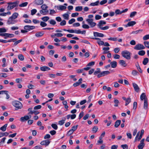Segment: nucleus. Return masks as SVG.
Segmentation results:
<instances>
[{
    "label": "nucleus",
    "mask_w": 149,
    "mask_h": 149,
    "mask_svg": "<svg viewBox=\"0 0 149 149\" xmlns=\"http://www.w3.org/2000/svg\"><path fill=\"white\" fill-rule=\"evenodd\" d=\"M19 1L17 0L14 2H8L7 3L8 6L7 7V10H11L15 7H17L19 5Z\"/></svg>",
    "instance_id": "1"
},
{
    "label": "nucleus",
    "mask_w": 149,
    "mask_h": 149,
    "mask_svg": "<svg viewBox=\"0 0 149 149\" xmlns=\"http://www.w3.org/2000/svg\"><path fill=\"white\" fill-rule=\"evenodd\" d=\"M106 24V22L104 20H100L97 24V26L98 27L102 30H107L109 29V26H106L104 27H102L103 25L105 24Z\"/></svg>",
    "instance_id": "2"
},
{
    "label": "nucleus",
    "mask_w": 149,
    "mask_h": 149,
    "mask_svg": "<svg viewBox=\"0 0 149 149\" xmlns=\"http://www.w3.org/2000/svg\"><path fill=\"white\" fill-rule=\"evenodd\" d=\"M132 53L127 50L123 51L121 52L122 56L127 60H130L131 58V55Z\"/></svg>",
    "instance_id": "3"
},
{
    "label": "nucleus",
    "mask_w": 149,
    "mask_h": 149,
    "mask_svg": "<svg viewBox=\"0 0 149 149\" xmlns=\"http://www.w3.org/2000/svg\"><path fill=\"white\" fill-rule=\"evenodd\" d=\"M12 105L17 109H21L23 107L22 103L18 101H14L12 102Z\"/></svg>",
    "instance_id": "4"
},
{
    "label": "nucleus",
    "mask_w": 149,
    "mask_h": 149,
    "mask_svg": "<svg viewBox=\"0 0 149 149\" xmlns=\"http://www.w3.org/2000/svg\"><path fill=\"white\" fill-rule=\"evenodd\" d=\"M86 21L88 23V24L90 25L91 27L93 28L96 24L93 22V19H87L86 20Z\"/></svg>",
    "instance_id": "5"
},
{
    "label": "nucleus",
    "mask_w": 149,
    "mask_h": 149,
    "mask_svg": "<svg viewBox=\"0 0 149 149\" xmlns=\"http://www.w3.org/2000/svg\"><path fill=\"white\" fill-rule=\"evenodd\" d=\"M0 36H4V38L6 39L7 38H13L14 36V35L8 33H0Z\"/></svg>",
    "instance_id": "6"
},
{
    "label": "nucleus",
    "mask_w": 149,
    "mask_h": 149,
    "mask_svg": "<svg viewBox=\"0 0 149 149\" xmlns=\"http://www.w3.org/2000/svg\"><path fill=\"white\" fill-rule=\"evenodd\" d=\"M17 20L15 19L10 17L7 21V23L9 25L17 23Z\"/></svg>",
    "instance_id": "7"
},
{
    "label": "nucleus",
    "mask_w": 149,
    "mask_h": 149,
    "mask_svg": "<svg viewBox=\"0 0 149 149\" xmlns=\"http://www.w3.org/2000/svg\"><path fill=\"white\" fill-rule=\"evenodd\" d=\"M145 48V47L142 44H137L134 47V49L137 50H139L143 49Z\"/></svg>",
    "instance_id": "8"
},
{
    "label": "nucleus",
    "mask_w": 149,
    "mask_h": 149,
    "mask_svg": "<svg viewBox=\"0 0 149 149\" xmlns=\"http://www.w3.org/2000/svg\"><path fill=\"white\" fill-rule=\"evenodd\" d=\"M35 27L33 26L26 25L24 27V29L27 31L33 30L35 29Z\"/></svg>",
    "instance_id": "9"
},
{
    "label": "nucleus",
    "mask_w": 149,
    "mask_h": 149,
    "mask_svg": "<svg viewBox=\"0 0 149 149\" xmlns=\"http://www.w3.org/2000/svg\"><path fill=\"white\" fill-rule=\"evenodd\" d=\"M50 141L48 139L46 140L41 141L40 144L42 145L45 146H48L50 143Z\"/></svg>",
    "instance_id": "10"
},
{
    "label": "nucleus",
    "mask_w": 149,
    "mask_h": 149,
    "mask_svg": "<svg viewBox=\"0 0 149 149\" xmlns=\"http://www.w3.org/2000/svg\"><path fill=\"white\" fill-rule=\"evenodd\" d=\"M132 85L135 91L137 92H139L140 90V88L138 85L134 83H132Z\"/></svg>",
    "instance_id": "11"
},
{
    "label": "nucleus",
    "mask_w": 149,
    "mask_h": 149,
    "mask_svg": "<svg viewBox=\"0 0 149 149\" xmlns=\"http://www.w3.org/2000/svg\"><path fill=\"white\" fill-rule=\"evenodd\" d=\"M44 2L43 0H35L34 2V3L37 5H40Z\"/></svg>",
    "instance_id": "12"
},
{
    "label": "nucleus",
    "mask_w": 149,
    "mask_h": 149,
    "mask_svg": "<svg viewBox=\"0 0 149 149\" xmlns=\"http://www.w3.org/2000/svg\"><path fill=\"white\" fill-rule=\"evenodd\" d=\"M82 78H81L79 79L78 82L75 83L73 84V86L74 87H76L79 86L82 83Z\"/></svg>",
    "instance_id": "13"
},
{
    "label": "nucleus",
    "mask_w": 149,
    "mask_h": 149,
    "mask_svg": "<svg viewBox=\"0 0 149 149\" xmlns=\"http://www.w3.org/2000/svg\"><path fill=\"white\" fill-rule=\"evenodd\" d=\"M93 35L95 37H103L104 36V35L103 34L97 32H94Z\"/></svg>",
    "instance_id": "14"
},
{
    "label": "nucleus",
    "mask_w": 149,
    "mask_h": 149,
    "mask_svg": "<svg viewBox=\"0 0 149 149\" xmlns=\"http://www.w3.org/2000/svg\"><path fill=\"white\" fill-rule=\"evenodd\" d=\"M40 69L41 71L43 72L48 71L50 70V68H49L46 66L41 67Z\"/></svg>",
    "instance_id": "15"
},
{
    "label": "nucleus",
    "mask_w": 149,
    "mask_h": 149,
    "mask_svg": "<svg viewBox=\"0 0 149 149\" xmlns=\"http://www.w3.org/2000/svg\"><path fill=\"white\" fill-rule=\"evenodd\" d=\"M57 8L59 10H65L66 9V7L63 5H59L56 6Z\"/></svg>",
    "instance_id": "16"
},
{
    "label": "nucleus",
    "mask_w": 149,
    "mask_h": 149,
    "mask_svg": "<svg viewBox=\"0 0 149 149\" xmlns=\"http://www.w3.org/2000/svg\"><path fill=\"white\" fill-rule=\"evenodd\" d=\"M29 119V116L26 115L23 117H22L20 119V120L21 122H23L26 121Z\"/></svg>",
    "instance_id": "17"
},
{
    "label": "nucleus",
    "mask_w": 149,
    "mask_h": 149,
    "mask_svg": "<svg viewBox=\"0 0 149 149\" xmlns=\"http://www.w3.org/2000/svg\"><path fill=\"white\" fill-rule=\"evenodd\" d=\"M43 31H40L36 33L35 35L37 37L39 38L42 36L44 34Z\"/></svg>",
    "instance_id": "18"
},
{
    "label": "nucleus",
    "mask_w": 149,
    "mask_h": 149,
    "mask_svg": "<svg viewBox=\"0 0 149 149\" xmlns=\"http://www.w3.org/2000/svg\"><path fill=\"white\" fill-rule=\"evenodd\" d=\"M136 24V22L134 21L130 22L128 23L127 25L125 26L126 27L128 26H132Z\"/></svg>",
    "instance_id": "19"
},
{
    "label": "nucleus",
    "mask_w": 149,
    "mask_h": 149,
    "mask_svg": "<svg viewBox=\"0 0 149 149\" xmlns=\"http://www.w3.org/2000/svg\"><path fill=\"white\" fill-rule=\"evenodd\" d=\"M110 65L112 68H115L117 66V63L116 61H113L111 62Z\"/></svg>",
    "instance_id": "20"
},
{
    "label": "nucleus",
    "mask_w": 149,
    "mask_h": 149,
    "mask_svg": "<svg viewBox=\"0 0 149 149\" xmlns=\"http://www.w3.org/2000/svg\"><path fill=\"white\" fill-rule=\"evenodd\" d=\"M148 100L147 99L145 100L144 101L143 108L145 109H147L148 108Z\"/></svg>",
    "instance_id": "21"
},
{
    "label": "nucleus",
    "mask_w": 149,
    "mask_h": 149,
    "mask_svg": "<svg viewBox=\"0 0 149 149\" xmlns=\"http://www.w3.org/2000/svg\"><path fill=\"white\" fill-rule=\"evenodd\" d=\"M40 12L41 14L43 15H46L48 13V10H41Z\"/></svg>",
    "instance_id": "22"
},
{
    "label": "nucleus",
    "mask_w": 149,
    "mask_h": 149,
    "mask_svg": "<svg viewBox=\"0 0 149 149\" xmlns=\"http://www.w3.org/2000/svg\"><path fill=\"white\" fill-rule=\"evenodd\" d=\"M140 99L141 100H144V101H145V100L148 99L147 98H146V95L144 93H143L140 96Z\"/></svg>",
    "instance_id": "23"
},
{
    "label": "nucleus",
    "mask_w": 149,
    "mask_h": 149,
    "mask_svg": "<svg viewBox=\"0 0 149 149\" xmlns=\"http://www.w3.org/2000/svg\"><path fill=\"white\" fill-rule=\"evenodd\" d=\"M18 15L19 14L18 13H14L13 14L12 16L10 17L12 18L15 19L17 18Z\"/></svg>",
    "instance_id": "24"
},
{
    "label": "nucleus",
    "mask_w": 149,
    "mask_h": 149,
    "mask_svg": "<svg viewBox=\"0 0 149 149\" xmlns=\"http://www.w3.org/2000/svg\"><path fill=\"white\" fill-rule=\"evenodd\" d=\"M8 124H6L4 125L1 127L0 130L3 132L5 131L6 129V127L7 126Z\"/></svg>",
    "instance_id": "25"
},
{
    "label": "nucleus",
    "mask_w": 149,
    "mask_h": 149,
    "mask_svg": "<svg viewBox=\"0 0 149 149\" xmlns=\"http://www.w3.org/2000/svg\"><path fill=\"white\" fill-rule=\"evenodd\" d=\"M119 63L122 66L124 67H125L127 66V64L126 63L125 61L123 60H120L119 61Z\"/></svg>",
    "instance_id": "26"
},
{
    "label": "nucleus",
    "mask_w": 149,
    "mask_h": 149,
    "mask_svg": "<svg viewBox=\"0 0 149 149\" xmlns=\"http://www.w3.org/2000/svg\"><path fill=\"white\" fill-rule=\"evenodd\" d=\"M121 123V120H118L115 123L114 127H117Z\"/></svg>",
    "instance_id": "27"
},
{
    "label": "nucleus",
    "mask_w": 149,
    "mask_h": 149,
    "mask_svg": "<svg viewBox=\"0 0 149 149\" xmlns=\"http://www.w3.org/2000/svg\"><path fill=\"white\" fill-rule=\"evenodd\" d=\"M99 1H96V2H95L91 3L89 5L90 6H98L99 4Z\"/></svg>",
    "instance_id": "28"
},
{
    "label": "nucleus",
    "mask_w": 149,
    "mask_h": 149,
    "mask_svg": "<svg viewBox=\"0 0 149 149\" xmlns=\"http://www.w3.org/2000/svg\"><path fill=\"white\" fill-rule=\"evenodd\" d=\"M82 7L81 6H78L76 7L75 8V11H80L82 10Z\"/></svg>",
    "instance_id": "29"
},
{
    "label": "nucleus",
    "mask_w": 149,
    "mask_h": 149,
    "mask_svg": "<svg viewBox=\"0 0 149 149\" xmlns=\"http://www.w3.org/2000/svg\"><path fill=\"white\" fill-rule=\"evenodd\" d=\"M103 76L109 74H110V72L108 71H105L101 72Z\"/></svg>",
    "instance_id": "30"
},
{
    "label": "nucleus",
    "mask_w": 149,
    "mask_h": 149,
    "mask_svg": "<svg viewBox=\"0 0 149 149\" xmlns=\"http://www.w3.org/2000/svg\"><path fill=\"white\" fill-rule=\"evenodd\" d=\"M114 102L115 103L114 106L115 107H117L118 106V104L119 103V101L115 98L114 99Z\"/></svg>",
    "instance_id": "31"
},
{
    "label": "nucleus",
    "mask_w": 149,
    "mask_h": 149,
    "mask_svg": "<svg viewBox=\"0 0 149 149\" xmlns=\"http://www.w3.org/2000/svg\"><path fill=\"white\" fill-rule=\"evenodd\" d=\"M49 19L48 16H45L41 18V19L44 22H46Z\"/></svg>",
    "instance_id": "32"
},
{
    "label": "nucleus",
    "mask_w": 149,
    "mask_h": 149,
    "mask_svg": "<svg viewBox=\"0 0 149 149\" xmlns=\"http://www.w3.org/2000/svg\"><path fill=\"white\" fill-rule=\"evenodd\" d=\"M148 62V59L147 58H144L143 61V63L144 65H146Z\"/></svg>",
    "instance_id": "33"
},
{
    "label": "nucleus",
    "mask_w": 149,
    "mask_h": 149,
    "mask_svg": "<svg viewBox=\"0 0 149 149\" xmlns=\"http://www.w3.org/2000/svg\"><path fill=\"white\" fill-rule=\"evenodd\" d=\"M144 146V143L143 144L142 143H140L138 146V149H143Z\"/></svg>",
    "instance_id": "34"
},
{
    "label": "nucleus",
    "mask_w": 149,
    "mask_h": 149,
    "mask_svg": "<svg viewBox=\"0 0 149 149\" xmlns=\"http://www.w3.org/2000/svg\"><path fill=\"white\" fill-rule=\"evenodd\" d=\"M142 31H143L142 30L140 29V30H136V31H133L131 33V34H137L139 33L142 32Z\"/></svg>",
    "instance_id": "35"
},
{
    "label": "nucleus",
    "mask_w": 149,
    "mask_h": 149,
    "mask_svg": "<svg viewBox=\"0 0 149 149\" xmlns=\"http://www.w3.org/2000/svg\"><path fill=\"white\" fill-rule=\"evenodd\" d=\"M139 74V72L135 70H133L132 72V74L134 76L137 75Z\"/></svg>",
    "instance_id": "36"
},
{
    "label": "nucleus",
    "mask_w": 149,
    "mask_h": 149,
    "mask_svg": "<svg viewBox=\"0 0 149 149\" xmlns=\"http://www.w3.org/2000/svg\"><path fill=\"white\" fill-rule=\"evenodd\" d=\"M62 16L66 20H68L69 19V15L68 14L65 13Z\"/></svg>",
    "instance_id": "37"
},
{
    "label": "nucleus",
    "mask_w": 149,
    "mask_h": 149,
    "mask_svg": "<svg viewBox=\"0 0 149 149\" xmlns=\"http://www.w3.org/2000/svg\"><path fill=\"white\" fill-rule=\"evenodd\" d=\"M98 130V127L97 126H94L92 128V131L94 133L97 132Z\"/></svg>",
    "instance_id": "38"
},
{
    "label": "nucleus",
    "mask_w": 149,
    "mask_h": 149,
    "mask_svg": "<svg viewBox=\"0 0 149 149\" xmlns=\"http://www.w3.org/2000/svg\"><path fill=\"white\" fill-rule=\"evenodd\" d=\"M18 58L21 61H22L24 60V56L22 54H19L18 55Z\"/></svg>",
    "instance_id": "39"
},
{
    "label": "nucleus",
    "mask_w": 149,
    "mask_h": 149,
    "mask_svg": "<svg viewBox=\"0 0 149 149\" xmlns=\"http://www.w3.org/2000/svg\"><path fill=\"white\" fill-rule=\"evenodd\" d=\"M41 8L42 10H47L48 7L45 4H43L41 6Z\"/></svg>",
    "instance_id": "40"
},
{
    "label": "nucleus",
    "mask_w": 149,
    "mask_h": 149,
    "mask_svg": "<svg viewBox=\"0 0 149 149\" xmlns=\"http://www.w3.org/2000/svg\"><path fill=\"white\" fill-rule=\"evenodd\" d=\"M28 4V2H25L22 3V4H20L19 6L20 7H25L27 6Z\"/></svg>",
    "instance_id": "41"
},
{
    "label": "nucleus",
    "mask_w": 149,
    "mask_h": 149,
    "mask_svg": "<svg viewBox=\"0 0 149 149\" xmlns=\"http://www.w3.org/2000/svg\"><path fill=\"white\" fill-rule=\"evenodd\" d=\"M138 54L140 56H143L145 54V52L144 50H141L139 52Z\"/></svg>",
    "instance_id": "42"
},
{
    "label": "nucleus",
    "mask_w": 149,
    "mask_h": 149,
    "mask_svg": "<svg viewBox=\"0 0 149 149\" xmlns=\"http://www.w3.org/2000/svg\"><path fill=\"white\" fill-rule=\"evenodd\" d=\"M131 99L130 97L127 98L125 100L126 103L125 105L126 106H127L131 102Z\"/></svg>",
    "instance_id": "43"
},
{
    "label": "nucleus",
    "mask_w": 149,
    "mask_h": 149,
    "mask_svg": "<svg viewBox=\"0 0 149 149\" xmlns=\"http://www.w3.org/2000/svg\"><path fill=\"white\" fill-rule=\"evenodd\" d=\"M136 66L137 68V69L141 73H142L143 72V70L141 69L139 64H138L137 65H136Z\"/></svg>",
    "instance_id": "44"
},
{
    "label": "nucleus",
    "mask_w": 149,
    "mask_h": 149,
    "mask_svg": "<svg viewBox=\"0 0 149 149\" xmlns=\"http://www.w3.org/2000/svg\"><path fill=\"white\" fill-rule=\"evenodd\" d=\"M49 23L52 25H55L56 22V21L53 19H51L49 21Z\"/></svg>",
    "instance_id": "45"
},
{
    "label": "nucleus",
    "mask_w": 149,
    "mask_h": 149,
    "mask_svg": "<svg viewBox=\"0 0 149 149\" xmlns=\"http://www.w3.org/2000/svg\"><path fill=\"white\" fill-rule=\"evenodd\" d=\"M95 62L94 61H92L89 62L87 65V66H92L94 65Z\"/></svg>",
    "instance_id": "46"
},
{
    "label": "nucleus",
    "mask_w": 149,
    "mask_h": 149,
    "mask_svg": "<svg viewBox=\"0 0 149 149\" xmlns=\"http://www.w3.org/2000/svg\"><path fill=\"white\" fill-rule=\"evenodd\" d=\"M37 11L36 9H34L32 10H31V14L32 15H33L34 14H35L36 13Z\"/></svg>",
    "instance_id": "47"
},
{
    "label": "nucleus",
    "mask_w": 149,
    "mask_h": 149,
    "mask_svg": "<svg viewBox=\"0 0 149 149\" xmlns=\"http://www.w3.org/2000/svg\"><path fill=\"white\" fill-rule=\"evenodd\" d=\"M63 30L65 31H68V32L71 33H74V30L72 29H64Z\"/></svg>",
    "instance_id": "48"
},
{
    "label": "nucleus",
    "mask_w": 149,
    "mask_h": 149,
    "mask_svg": "<svg viewBox=\"0 0 149 149\" xmlns=\"http://www.w3.org/2000/svg\"><path fill=\"white\" fill-rule=\"evenodd\" d=\"M144 44L147 48L149 49V42L148 41H144Z\"/></svg>",
    "instance_id": "49"
},
{
    "label": "nucleus",
    "mask_w": 149,
    "mask_h": 149,
    "mask_svg": "<svg viewBox=\"0 0 149 149\" xmlns=\"http://www.w3.org/2000/svg\"><path fill=\"white\" fill-rule=\"evenodd\" d=\"M74 132L71 130H70L68 132V133L67 134V136H69L71 134H72Z\"/></svg>",
    "instance_id": "50"
},
{
    "label": "nucleus",
    "mask_w": 149,
    "mask_h": 149,
    "mask_svg": "<svg viewBox=\"0 0 149 149\" xmlns=\"http://www.w3.org/2000/svg\"><path fill=\"white\" fill-rule=\"evenodd\" d=\"M40 25L42 27H44L47 25V24L44 22H41L40 23Z\"/></svg>",
    "instance_id": "51"
},
{
    "label": "nucleus",
    "mask_w": 149,
    "mask_h": 149,
    "mask_svg": "<svg viewBox=\"0 0 149 149\" xmlns=\"http://www.w3.org/2000/svg\"><path fill=\"white\" fill-rule=\"evenodd\" d=\"M149 39V34L146 35L143 37V39L144 40H146Z\"/></svg>",
    "instance_id": "52"
},
{
    "label": "nucleus",
    "mask_w": 149,
    "mask_h": 149,
    "mask_svg": "<svg viewBox=\"0 0 149 149\" xmlns=\"http://www.w3.org/2000/svg\"><path fill=\"white\" fill-rule=\"evenodd\" d=\"M115 13L116 15H119L122 13V11H120L119 9H117L115 10Z\"/></svg>",
    "instance_id": "53"
},
{
    "label": "nucleus",
    "mask_w": 149,
    "mask_h": 149,
    "mask_svg": "<svg viewBox=\"0 0 149 149\" xmlns=\"http://www.w3.org/2000/svg\"><path fill=\"white\" fill-rule=\"evenodd\" d=\"M82 27L84 29H88L90 28L89 26L88 25L86 24H83Z\"/></svg>",
    "instance_id": "54"
},
{
    "label": "nucleus",
    "mask_w": 149,
    "mask_h": 149,
    "mask_svg": "<svg viewBox=\"0 0 149 149\" xmlns=\"http://www.w3.org/2000/svg\"><path fill=\"white\" fill-rule=\"evenodd\" d=\"M52 127L55 130H57L58 129V126L57 125L55 124H52L51 125Z\"/></svg>",
    "instance_id": "55"
},
{
    "label": "nucleus",
    "mask_w": 149,
    "mask_h": 149,
    "mask_svg": "<svg viewBox=\"0 0 149 149\" xmlns=\"http://www.w3.org/2000/svg\"><path fill=\"white\" fill-rule=\"evenodd\" d=\"M66 24V22L65 20H63L61 21L60 23V25L61 26L65 25Z\"/></svg>",
    "instance_id": "56"
},
{
    "label": "nucleus",
    "mask_w": 149,
    "mask_h": 149,
    "mask_svg": "<svg viewBox=\"0 0 149 149\" xmlns=\"http://www.w3.org/2000/svg\"><path fill=\"white\" fill-rule=\"evenodd\" d=\"M100 72V68H97V70L95 71L94 73V75H96L98 74V73Z\"/></svg>",
    "instance_id": "57"
},
{
    "label": "nucleus",
    "mask_w": 149,
    "mask_h": 149,
    "mask_svg": "<svg viewBox=\"0 0 149 149\" xmlns=\"http://www.w3.org/2000/svg\"><path fill=\"white\" fill-rule=\"evenodd\" d=\"M75 20L74 18H72L71 19L69 20L68 22V23L70 24H72L73 23L75 22Z\"/></svg>",
    "instance_id": "58"
},
{
    "label": "nucleus",
    "mask_w": 149,
    "mask_h": 149,
    "mask_svg": "<svg viewBox=\"0 0 149 149\" xmlns=\"http://www.w3.org/2000/svg\"><path fill=\"white\" fill-rule=\"evenodd\" d=\"M136 12L135 11L132 12L130 14V17H133L136 14Z\"/></svg>",
    "instance_id": "59"
},
{
    "label": "nucleus",
    "mask_w": 149,
    "mask_h": 149,
    "mask_svg": "<svg viewBox=\"0 0 149 149\" xmlns=\"http://www.w3.org/2000/svg\"><path fill=\"white\" fill-rule=\"evenodd\" d=\"M97 42L99 45H103L104 44V42L100 40L97 41Z\"/></svg>",
    "instance_id": "60"
},
{
    "label": "nucleus",
    "mask_w": 149,
    "mask_h": 149,
    "mask_svg": "<svg viewBox=\"0 0 149 149\" xmlns=\"http://www.w3.org/2000/svg\"><path fill=\"white\" fill-rule=\"evenodd\" d=\"M6 31L7 30L5 28H0V33L6 32Z\"/></svg>",
    "instance_id": "61"
},
{
    "label": "nucleus",
    "mask_w": 149,
    "mask_h": 149,
    "mask_svg": "<svg viewBox=\"0 0 149 149\" xmlns=\"http://www.w3.org/2000/svg\"><path fill=\"white\" fill-rule=\"evenodd\" d=\"M107 0H103L100 2V4L101 5H104L107 2Z\"/></svg>",
    "instance_id": "62"
},
{
    "label": "nucleus",
    "mask_w": 149,
    "mask_h": 149,
    "mask_svg": "<svg viewBox=\"0 0 149 149\" xmlns=\"http://www.w3.org/2000/svg\"><path fill=\"white\" fill-rule=\"evenodd\" d=\"M123 149H128V146L127 144L122 145L121 146Z\"/></svg>",
    "instance_id": "63"
},
{
    "label": "nucleus",
    "mask_w": 149,
    "mask_h": 149,
    "mask_svg": "<svg viewBox=\"0 0 149 149\" xmlns=\"http://www.w3.org/2000/svg\"><path fill=\"white\" fill-rule=\"evenodd\" d=\"M34 149H42V148L41 146H36L33 148Z\"/></svg>",
    "instance_id": "64"
}]
</instances>
